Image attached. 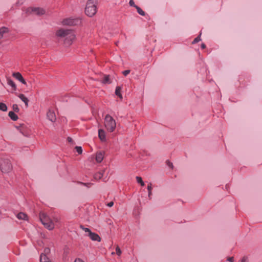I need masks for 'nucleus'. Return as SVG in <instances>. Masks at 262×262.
Instances as JSON below:
<instances>
[{
	"label": "nucleus",
	"mask_w": 262,
	"mask_h": 262,
	"mask_svg": "<svg viewBox=\"0 0 262 262\" xmlns=\"http://www.w3.org/2000/svg\"><path fill=\"white\" fill-rule=\"evenodd\" d=\"M17 217L19 220H27L28 216L26 214L23 212H19L17 215Z\"/></svg>",
	"instance_id": "a211bd4d"
},
{
	"label": "nucleus",
	"mask_w": 262,
	"mask_h": 262,
	"mask_svg": "<svg viewBox=\"0 0 262 262\" xmlns=\"http://www.w3.org/2000/svg\"><path fill=\"white\" fill-rule=\"evenodd\" d=\"M18 97L20 99H21V101H23L25 103L26 106L28 107L29 102L28 99L23 94H19L18 95Z\"/></svg>",
	"instance_id": "4468645a"
},
{
	"label": "nucleus",
	"mask_w": 262,
	"mask_h": 262,
	"mask_svg": "<svg viewBox=\"0 0 262 262\" xmlns=\"http://www.w3.org/2000/svg\"><path fill=\"white\" fill-rule=\"evenodd\" d=\"M114 205V202L113 201H111L110 202H109L107 204V206L109 207H112Z\"/></svg>",
	"instance_id": "e433bc0d"
},
{
	"label": "nucleus",
	"mask_w": 262,
	"mask_h": 262,
	"mask_svg": "<svg viewBox=\"0 0 262 262\" xmlns=\"http://www.w3.org/2000/svg\"><path fill=\"white\" fill-rule=\"evenodd\" d=\"M105 172L104 169H102L96 173H95L94 175V179L98 181L100 179H102L103 181L105 180V179L103 178V175Z\"/></svg>",
	"instance_id": "1a4fd4ad"
},
{
	"label": "nucleus",
	"mask_w": 262,
	"mask_h": 262,
	"mask_svg": "<svg viewBox=\"0 0 262 262\" xmlns=\"http://www.w3.org/2000/svg\"><path fill=\"white\" fill-rule=\"evenodd\" d=\"M248 257L247 256H244L241 260V262H247Z\"/></svg>",
	"instance_id": "c9c22d12"
},
{
	"label": "nucleus",
	"mask_w": 262,
	"mask_h": 262,
	"mask_svg": "<svg viewBox=\"0 0 262 262\" xmlns=\"http://www.w3.org/2000/svg\"><path fill=\"white\" fill-rule=\"evenodd\" d=\"M79 23H80V20L78 18H68L62 21V24L63 26H75Z\"/></svg>",
	"instance_id": "423d86ee"
},
{
	"label": "nucleus",
	"mask_w": 262,
	"mask_h": 262,
	"mask_svg": "<svg viewBox=\"0 0 262 262\" xmlns=\"http://www.w3.org/2000/svg\"><path fill=\"white\" fill-rule=\"evenodd\" d=\"M130 70H125L124 71L122 72V74L125 76H126L129 73H130Z\"/></svg>",
	"instance_id": "72a5a7b5"
},
{
	"label": "nucleus",
	"mask_w": 262,
	"mask_h": 262,
	"mask_svg": "<svg viewBox=\"0 0 262 262\" xmlns=\"http://www.w3.org/2000/svg\"><path fill=\"white\" fill-rule=\"evenodd\" d=\"M50 253V249L49 248L46 247L44 249V254L46 255Z\"/></svg>",
	"instance_id": "c756f323"
},
{
	"label": "nucleus",
	"mask_w": 262,
	"mask_h": 262,
	"mask_svg": "<svg viewBox=\"0 0 262 262\" xmlns=\"http://www.w3.org/2000/svg\"><path fill=\"white\" fill-rule=\"evenodd\" d=\"M13 110L15 112H18L19 110L18 105L16 104L13 105Z\"/></svg>",
	"instance_id": "cd10ccee"
},
{
	"label": "nucleus",
	"mask_w": 262,
	"mask_h": 262,
	"mask_svg": "<svg viewBox=\"0 0 262 262\" xmlns=\"http://www.w3.org/2000/svg\"><path fill=\"white\" fill-rule=\"evenodd\" d=\"M39 218L42 224L47 229L52 230L54 228V226L53 223L46 214L44 213H40Z\"/></svg>",
	"instance_id": "39448f33"
},
{
	"label": "nucleus",
	"mask_w": 262,
	"mask_h": 262,
	"mask_svg": "<svg viewBox=\"0 0 262 262\" xmlns=\"http://www.w3.org/2000/svg\"><path fill=\"white\" fill-rule=\"evenodd\" d=\"M104 124L107 131L113 132L116 127V121L110 115L107 114L104 118Z\"/></svg>",
	"instance_id": "7ed1b4c3"
},
{
	"label": "nucleus",
	"mask_w": 262,
	"mask_h": 262,
	"mask_svg": "<svg viewBox=\"0 0 262 262\" xmlns=\"http://www.w3.org/2000/svg\"><path fill=\"white\" fill-rule=\"evenodd\" d=\"M56 35L64 38V43L66 46L71 45L75 38L74 33L69 29H60L56 31Z\"/></svg>",
	"instance_id": "f257e3e1"
},
{
	"label": "nucleus",
	"mask_w": 262,
	"mask_h": 262,
	"mask_svg": "<svg viewBox=\"0 0 262 262\" xmlns=\"http://www.w3.org/2000/svg\"><path fill=\"white\" fill-rule=\"evenodd\" d=\"M136 180H137V182L138 183L140 184V185L142 186H144L145 185L144 182L142 181L141 177H138V176L136 177Z\"/></svg>",
	"instance_id": "b1692460"
},
{
	"label": "nucleus",
	"mask_w": 262,
	"mask_h": 262,
	"mask_svg": "<svg viewBox=\"0 0 262 262\" xmlns=\"http://www.w3.org/2000/svg\"><path fill=\"white\" fill-rule=\"evenodd\" d=\"M74 262H84L82 259L79 258H77L75 259Z\"/></svg>",
	"instance_id": "4c0bfd02"
},
{
	"label": "nucleus",
	"mask_w": 262,
	"mask_h": 262,
	"mask_svg": "<svg viewBox=\"0 0 262 262\" xmlns=\"http://www.w3.org/2000/svg\"><path fill=\"white\" fill-rule=\"evenodd\" d=\"M121 88L120 86H117L115 90V94L121 99H122V96L121 94Z\"/></svg>",
	"instance_id": "aec40b11"
},
{
	"label": "nucleus",
	"mask_w": 262,
	"mask_h": 262,
	"mask_svg": "<svg viewBox=\"0 0 262 262\" xmlns=\"http://www.w3.org/2000/svg\"><path fill=\"white\" fill-rule=\"evenodd\" d=\"M40 262H52V261L46 254H41L40 256Z\"/></svg>",
	"instance_id": "dca6fc26"
},
{
	"label": "nucleus",
	"mask_w": 262,
	"mask_h": 262,
	"mask_svg": "<svg viewBox=\"0 0 262 262\" xmlns=\"http://www.w3.org/2000/svg\"><path fill=\"white\" fill-rule=\"evenodd\" d=\"M98 136L101 141L103 142L106 141L105 132L103 129H99L98 130Z\"/></svg>",
	"instance_id": "f8f14e48"
},
{
	"label": "nucleus",
	"mask_w": 262,
	"mask_h": 262,
	"mask_svg": "<svg viewBox=\"0 0 262 262\" xmlns=\"http://www.w3.org/2000/svg\"><path fill=\"white\" fill-rule=\"evenodd\" d=\"M166 164H167V165L169 167H170V168H173V164H172V163L171 162H170L169 161H168V160H167V161H166Z\"/></svg>",
	"instance_id": "2f4dec72"
},
{
	"label": "nucleus",
	"mask_w": 262,
	"mask_h": 262,
	"mask_svg": "<svg viewBox=\"0 0 262 262\" xmlns=\"http://www.w3.org/2000/svg\"><path fill=\"white\" fill-rule=\"evenodd\" d=\"M97 12L96 5L94 3V0H88L85 8V14L92 17L94 16Z\"/></svg>",
	"instance_id": "20e7f679"
},
{
	"label": "nucleus",
	"mask_w": 262,
	"mask_h": 262,
	"mask_svg": "<svg viewBox=\"0 0 262 262\" xmlns=\"http://www.w3.org/2000/svg\"><path fill=\"white\" fill-rule=\"evenodd\" d=\"M136 9H137V11L138 13L140 14L142 16H144L145 15V13L143 10H142L139 7L136 6Z\"/></svg>",
	"instance_id": "5701e85b"
},
{
	"label": "nucleus",
	"mask_w": 262,
	"mask_h": 262,
	"mask_svg": "<svg viewBox=\"0 0 262 262\" xmlns=\"http://www.w3.org/2000/svg\"><path fill=\"white\" fill-rule=\"evenodd\" d=\"M148 197H149V199H151V195L152 194L151 191H148Z\"/></svg>",
	"instance_id": "ea45409f"
},
{
	"label": "nucleus",
	"mask_w": 262,
	"mask_h": 262,
	"mask_svg": "<svg viewBox=\"0 0 262 262\" xmlns=\"http://www.w3.org/2000/svg\"><path fill=\"white\" fill-rule=\"evenodd\" d=\"M48 119L52 122H55L56 117L55 113L53 111L49 110L47 114Z\"/></svg>",
	"instance_id": "6e6552de"
},
{
	"label": "nucleus",
	"mask_w": 262,
	"mask_h": 262,
	"mask_svg": "<svg viewBox=\"0 0 262 262\" xmlns=\"http://www.w3.org/2000/svg\"><path fill=\"white\" fill-rule=\"evenodd\" d=\"M9 29L8 28L3 27L0 28V39L2 38L5 34L8 33Z\"/></svg>",
	"instance_id": "2eb2a0df"
},
{
	"label": "nucleus",
	"mask_w": 262,
	"mask_h": 262,
	"mask_svg": "<svg viewBox=\"0 0 262 262\" xmlns=\"http://www.w3.org/2000/svg\"><path fill=\"white\" fill-rule=\"evenodd\" d=\"M78 183L80 184L83 186H85L88 188L91 187L93 185V184L91 183H83L78 182Z\"/></svg>",
	"instance_id": "a878e982"
},
{
	"label": "nucleus",
	"mask_w": 262,
	"mask_h": 262,
	"mask_svg": "<svg viewBox=\"0 0 262 262\" xmlns=\"http://www.w3.org/2000/svg\"><path fill=\"white\" fill-rule=\"evenodd\" d=\"M88 236L90 237V238L94 241H97V242H100L101 241V238L99 236V235L97 233H95L94 232H91L90 233V234L88 235Z\"/></svg>",
	"instance_id": "9b49d317"
},
{
	"label": "nucleus",
	"mask_w": 262,
	"mask_h": 262,
	"mask_svg": "<svg viewBox=\"0 0 262 262\" xmlns=\"http://www.w3.org/2000/svg\"><path fill=\"white\" fill-rule=\"evenodd\" d=\"M227 260H228V261H229L230 262H233V260H234L233 257H229Z\"/></svg>",
	"instance_id": "58836bf2"
},
{
	"label": "nucleus",
	"mask_w": 262,
	"mask_h": 262,
	"mask_svg": "<svg viewBox=\"0 0 262 262\" xmlns=\"http://www.w3.org/2000/svg\"><path fill=\"white\" fill-rule=\"evenodd\" d=\"M104 158V153L102 151L97 152L96 155V160L97 162L100 163Z\"/></svg>",
	"instance_id": "ddd939ff"
},
{
	"label": "nucleus",
	"mask_w": 262,
	"mask_h": 262,
	"mask_svg": "<svg viewBox=\"0 0 262 262\" xmlns=\"http://www.w3.org/2000/svg\"><path fill=\"white\" fill-rule=\"evenodd\" d=\"M68 141H69V142H71V141H72V139H71V138H69H69H68Z\"/></svg>",
	"instance_id": "37998d69"
},
{
	"label": "nucleus",
	"mask_w": 262,
	"mask_h": 262,
	"mask_svg": "<svg viewBox=\"0 0 262 262\" xmlns=\"http://www.w3.org/2000/svg\"><path fill=\"white\" fill-rule=\"evenodd\" d=\"M201 40V38H200V36H199L198 37H196L192 41V43L193 44H194V43H196L197 42H198L199 41H200Z\"/></svg>",
	"instance_id": "c85d7f7f"
},
{
	"label": "nucleus",
	"mask_w": 262,
	"mask_h": 262,
	"mask_svg": "<svg viewBox=\"0 0 262 262\" xmlns=\"http://www.w3.org/2000/svg\"><path fill=\"white\" fill-rule=\"evenodd\" d=\"M102 82L104 84L106 83H111V81L110 80V76L105 75L102 80Z\"/></svg>",
	"instance_id": "412c9836"
},
{
	"label": "nucleus",
	"mask_w": 262,
	"mask_h": 262,
	"mask_svg": "<svg viewBox=\"0 0 262 262\" xmlns=\"http://www.w3.org/2000/svg\"><path fill=\"white\" fill-rule=\"evenodd\" d=\"M0 168L2 172L8 173L12 169V165L8 157L2 158L0 161Z\"/></svg>",
	"instance_id": "f03ea898"
},
{
	"label": "nucleus",
	"mask_w": 262,
	"mask_h": 262,
	"mask_svg": "<svg viewBox=\"0 0 262 262\" xmlns=\"http://www.w3.org/2000/svg\"><path fill=\"white\" fill-rule=\"evenodd\" d=\"M7 80L8 84L12 87L13 90L16 91L17 89L16 85L13 82V81L11 80L10 78H7Z\"/></svg>",
	"instance_id": "f3484780"
},
{
	"label": "nucleus",
	"mask_w": 262,
	"mask_h": 262,
	"mask_svg": "<svg viewBox=\"0 0 262 262\" xmlns=\"http://www.w3.org/2000/svg\"><path fill=\"white\" fill-rule=\"evenodd\" d=\"M0 110L3 112H6L7 111V106L6 104L3 102L0 103Z\"/></svg>",
	"instance_id": "4be33fe9"
},
{
	"label": "nucleus",
	"mask_w": 262,
	"mask_h": 262,
	"mask_svg": "<svg viewBox=\"0 0 262 262\" xmlns=\"http://www.w3.org/2000/svg\"><path fill=\"white\" fill-rule=\"evenodd\" d=\"M116 253L118 255H120L121 254V249H120V248L117 246L116 248Z\"/></svg>",
	"instance_id": "7c9ffc66"
},
{
	"label": "nucleus",
	"mask_w": 262,
	"mask_h": 262,
	"mask_svg": "<svg viewBox=\"0 0 262 262\" xmlns=\"http://www.w3.org/2000/svg\"><path fill=\"white\" fill-rule=\"evenodd\" d=\"M205 48H206V45L204 43H202L201 48L203 49H205Z\"/></svg>",
	"instance_id": "a19ab883"
},
{
	"label": "nucleus",
	"mask_w": 262,
	"mask_h": 262,
	"mask_svg": "<svg viewBox=\"0 0 262 262\" xmlns=\"http://www.w3.org/2000/svg\"><path fill=\"white\" fill-rule=\"evenodd\" d=\"M44 9L40 8H28L26 9V13L34 14L38 15H41L45 14Z\"/></svg>",
	"instance_id": "0eeeda50"
},
{
	"label": "nucleus",
	"mask_w": 262,
	"mask_h": 262,
	"mask_svg": "<svg viewBox=\"0 0 262 262\" xmlns=\"http://www.w3.org/2000/svg\"><path fill=\"white\" fill-rule=\"evenodd\" d=\"M80 228L85 232H88V234H90V233L92 232L89 228L84 227L83 225H80Z\"/></svg>",
	"instance_id": "393cba45"
},
{
	"label": "nucleus",
	"mask_w": 262,
	"mask_h": 262,
	"mask_svg": "<svg viewBox=\"0 0 262 262\" xmlns=\"http://www.w3.org/2000/svg\"><path fill=\"white\" fill-rule=\"evenodd\" d=\"M75 149H76V152L78 154H82V149L81 147H80V146H76L75 147Z\"/></svg>",
	"instance_id": "bb28decb"
},
{
	"label": "nucleus",
	"mask_w": 262,
	"mask_h": 262,
	"mask_svg": "<svg viewBox=\"0 0 262 262\" xmlns=\"http://www.w3.org/2000/svg\"><path fill=\"white\" fill-rule=\"evenodd\" d=\"M129 4L130 6H133L136 8V6H137L135 4V3L133 0H130L129 2Z\"/></svg>",
	"instance_id": "473e14b6"
},
{
	"label": "nucleus",
	"mask_w": 262,
	"mask_h": 262,
	"mask_svg": "<svg viewBox=\"0 0 262 262\" xmlns=\"http://www.w3.org/2000/svg\"><path fill=\"white\" fill-rule=\"evenodd\" d=\"M8 115L10 118L13 121H16L18 119L17 115L13 111L9 112Z\"/></svg>",
	"instance_id": "6ab92c4d"
},
{
	"label": "nucleus",
	"mask_w": 262,
	"mask_h": 262,
	"mask_svg": "<svg viewBox=\"0 0 262 262\" xmlns=\"http://www.w3.org/2000/svg\"><path fill=\"white\" fill-rule=\"evenodd\" d=\"M147 190L148 191H150L152 190V184L149 183L147 186Z\"/></svg>",
	"instance_id": "f704fd0d"
},
{
	"label": "nucleus",
	"mask_w": 262,
	"mask_h": 262,
	"mask_svg": "<svg viewBox=\"0 0 262 262\" xmlns=\"http://www.w3.org/2000/svg\"><path fill=\"white\" fill-rule=\"evenodd\" d=\"M13 76L19 80L20 82H21L22 83L26 84V82L23 77L22 76L21 74L19 72H16L13 73Z\"/></svg>",
	"instance_id": "9d476101"
},
{
	"label": "nucleus",
	"mask_w": 262,
	"mask_h": 262,
	"mask_svg": "<svg viewBox=\"0 0 262 262\" xmlns=\"http://www.w3.org/2000/svg\"><path fill=\"white\" fill-rule=\"evenodd\" d=\"M20 132L22 133V134L25 136H27L28 135L25 133H24L23 131H21V130H20Z\"/></svg>",
	"instance_id": "79ce46f5"
}]
</instances>
